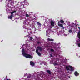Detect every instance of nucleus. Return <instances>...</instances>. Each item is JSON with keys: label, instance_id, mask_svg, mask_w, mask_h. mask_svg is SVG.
Here are the masks:
<instances>
[{"label": "nucleus", "instance_id": "nucleus-18", "mask_svg": "<svg viewBox=\"0 0 80 80\" xmlns=\"http://www.w3.org/2000/svg\"><path fill=\"white\" fill-rule=\"evenodd\" d=\"M58 25H59L60 27H63V25H62V24H58Z\"/></svg>", "mask_w": 80, "mask_h": 80}, {"label": "nucleus", "instance_id": "nucleus-15", "mask_svg": "<svg viewBox=\"0 0 80 80\" xmlns=\"http://www.w3.org/2000/svg\"><path fill=\"white\" fill-rule=\"evenodd\" d=\"M69 33H72V30L70 29L69 30Z\"/></svg>", "mask_w": 80, "mask_h": 80}, {"label": "nucleus", "instance_id": "nucleus-23", "mask_svg": "<svg viewBox=\"0 0 80 80\" xmlns=\"http://www.w3.org/2000/svg\"><path fill=\"white\" fill-rule=\"evenodd\" d=\"M51 52H53V49H51Z\"/></svg>", "mask_w": 80, "mask_h": 80}, {"label": "nucleus", "instance_id": "nucleus-5", "mask_svg": "<svg viewBox=\"0 0 80 80\" xmlns=\"http://www.w3.org/2000/svg\"><path fill=\"white\" fill-rule=\"evenodd\" d=\"M47 36H48L49 37V35L50 34V30H48L46 31Z\"/></svg>", "mask_w": 80, "mask_h": 80}, {"label": "nucleus", "instance_id": "nucleus-14", "mask_svg": "<svg viewBox=\"0 0 80 80\" xmlns=\"http://www.w3.org/2000/svg\"><path fill=\"white\" fill-rule=\"evenodd\" d=\"M53 65H54V66H55L56 65H58V63H56V62H54L53 63Z\"/></svg>", "mask_w": 80, "mask_h": 80}, {"label": "nucleus", "instance_id": "nucleus-33", "mask_svg": "<svg viewBox=\"0 0 80 80\" xmlns=\"http://www.w3.org/2000/svg\"><path fill=\"white\" fill-rule=\"evenodd\" d=\"M27 74H26L25 75H27Z\"/></svg>", "mask_w": 80, "mask_h": 80}, {"label": "nucleus", "instance_id": "nucleus-11", "mask_svg": "<svg viewBox=\"0 0 80 80\" xmlns=\"http://www.w3.org/2000/svg\"><path fill=\"white\" fill-rule=\"evenodd\" d=\"M48 41H52V42H53V41H54V40L53 39H50L49 38H48Z\"/></svg>", "mask_w": 80, "mask_h": 80}, {"label": "nucleus", "instance_id": "nucleus-32", "mask_svg": "<svg viewBox=\"0 0 80 80\" xmlns=\"http://www.w3.org/2000/svg\"><path fill=\"white\" fill-rule=\"evenodd\" d=\"M28 35H27V37H28Z\"/></svg>", "mask_w": 80, "mask_h": 80}, {"label": "nucleus", "instance_id": "nucleus-27", "mask_svg": "<svg viewBox=\"0 0 80 80\" xmlns=\"http://www.w3.org/2000/svg\"><path fill=\"white\" fill-rule=\"evenodd\" d=\"M79 29H80V27H78Z\"/></svg>", "mask_w": 80, "mask_h": 80}, {"label": "nucleus", "instance_id": "nucleus-30", "mask_svg": "<svg viewBox=\"0 0 80 80\" xmlns=\"http://www.w3.org/2000/svg\"><path fill=\"white\" fill-rule=\"evenodd\" d=\"M62 28L64 29V28Z\"/></svg>", "mask_w": 80, "mask_h": 80}, {"label": "nucleus", "instance_id": "nucleus-2", "mask_svg": "<svg viewBox=\"0 0 80 80\" xmlns=\"http://www.w3.org/2000/svg\"><path fill=\"white\" fill-rule=\"evenodd\" d=\"M38 50H39L40 52L42 51L43 50L42 49V48H41L40 47H38L37 48V49H36V52L39 55V56H41V54L39 52H38Z\"/></svg>", "mask_w": 80, "mask_h": 80}, {"label": "nucleus", "instance_id": "nucleus-21", "mask_svg": "<svg viewBox=\"0 0 80 80\" xmlns=\"http://www.w3.org/2000/svg\"><path fill=\"white\" fill-rule=\"evenodd\" d=\"M26 17H29V15H28V14H26Z\"/></svg>", "mask_w": 80, "mask_h": 80}, {"label": "nucleus", "instance_id": "nucleus-25", "mask_svg": "<svg viewBox=\"0 0 80 80\" xmlns=\"http://www.w3.org/2000/svg\"><path fill=\"white\" fill-rule=\"evenodd\" d=\"M38 44H39V43H40V42H38Z\"/></svg>", "mask_w": 80, "mask_h": 80}, {"label": "nucleus", "instance_id": "nucleus-29", "mask_svg": "<svg viewBox=\"0 0 80 80\" xmlns=\"http://www.w3.org/2000/svg\"><path fill=\"white\" fill-rule=\"evenodd\" d=\"M24 76L25 77V74H24Z\"/></svg>", "mask_w": 80, "mask_h": 80}, {"label": "nucleus", "instance_id": "nucleus-28", "mask_svg": "<svg viewBox=\"0 0 80 80\" xmlns=\"http://www.w3.org/2000/svg\"><path fill=\"white\" fill-rule=\"evenodd\" d=\"M59 45H60V43H59Z\"/></svg>", "mask_w": 80, "mask_h": 80}, {"label": "nucleus", "instance_id": "nucleus-12", "mask_svg": "<svg viewBox=\"0 0 80 80\" xmlns=\"http://www.w3.org/2000/svg\"><path fill=\"white\" fill-rule=\"evenodd\" d=\"M37 23L38 25H39L40 26H41V24L39 22H37Z\"/></svg>", "mask_w": 80, "mask_h": 80}, {"label": "nucleus", "instance_id": "nucleus-20", "mask_svg": "<svg viewBox=\"0 0 80 80\" xmlns=\"http://www.w3.org/2000/svg\"><path fill=\"white\" fill-rule=\"evenodd\" d=\"M77 45H78L79 47H80V43H78V44H77Z\"/></svg>", "mask_w": 80, "mask_h": 80}, {"label": "nucleus", "instance_id": "nucleus-7", "mask_svg": "<svg viewBox=\"0 0 80 80\" xmlns=\"http://www.w3.org/2000/svg\"><path fill=\"white\" fill-rule=\"evenodd\" d=\"M30 65H31L32 67H33L35 65V63H34V62H32V61L30 62Z\"/></svg>", "mask_w": 80, "mask_h": 80}, {"label": "nucleus", "instance_id": "nucleus-24", "mask_svg": "<svg viewBox=\"0 0 80 80\" xmlns=\"http://www.w3.org/2000/svg\"><path fill=\"white\" fill-rule=\"evenodd\" d=\"M50 56L51 57H52V54H50Z\"/></svg>", "mask_w": 80, "mask_h": 80}, {"label": "nucleus", "instance_id": "nucleus-17", "mask_svg": "<svg viewBox=\"0 0 80 80\" xmlns=\"http://www.w3.org/2000/svg\"><path fill=\"white\" fill-rule=\"evenodd\" d=\"M29 38L30 40H33V38L32 37H30Z\"/></svg>", "mask_w": 80, "mask_h": 80}, {"label": "nucleus", "instance_id": "nucleus-3", "mask_svg": "<svg viewBox=\"0 0 80 80\" xmlns=\"http://www.w3.org/2000/svg\"><path fill=\"white\" fill-rule=\"evenodd\" d=\"M66 68L68 70H70V69H71V71H73L74 70L73 68L71 66H66Z\"/></svg>", "mask_w": 80, "mask_h": 80}, {"label": "nucleus", "instance_id": "nucleus-8", "mask_svg": "<svg viewBox=\"0 0 80 80\" xmlns=\"http://www.w3.org/2000/svg\"><path fill=\"white\" fill-rule=\"evenodd\" d=\"M74 74L75 75V76H78V72H75L74 73Z\"/></svg>", "mask_w": 80, "mask_h": 80}, {"label": "nucleus", "instance_id": "nucleus-9", "mask_svg": "<svg viewBox=\"0 0 80 80\" xmlns=\"http://www.w3.org/2000/svg\"><path fill=\"white\" fill-rule=\"evenodd\" d=\"M47 72L49 73L50 75L51 74V72H50V71L48 70H47Z\"/></svg>", "mask_w": 80, "mask_h": 80}, {"label": "nucleus", "instance_id": "nucleus-10", "mask_svg": "<svg viewBox=\"0 0 80 80\" xmlns=\"http://www.w3.org/2000/svg\"><path fill=\"white\" fill-rule=\"evenodd\" d=\"M51 23L52 26H54V22L52 21H51Z\"/></svg>", "mask_w": 80, "mask_h": 80}, {"label": "nucleus", "instance_id": "nucleus-16", "mask_svg": "<svg viewBox=\"0 0 80 80\" xmlns=\"http://www.w3.org/2000/svg\"><path fill=\"white\" fill-rule=\"evenodd\" d=\"M61 23H64V21H63V20H61L60 21Z\"/></svg>", "mask_w": 80, "mask_h": 80}, {"label": "nucleus", "instance_id": "nucleus-22", "mask_svg": "<svg viewBox=\"0 0 80 80\" xmlns=\"http://www.w3.org/2000/svg\"><path fill=\"white\" fill-rule=\"evenodd\" d=\"M59 33H60V34H61V33H62V32L60 31H59Z\"/></svg>", "mask_w": 80, "mask_h": 80}, {"label": "nucleus", "instance_id": "nucleus-1", "mask_svg": "<svg viewBox=\"0 0 80 80\" xmlns=\"http://www.w3.org/2000/svg\"><path fill=\"white\" fill-rule=\"evenodd\" d=\"M22 55H23L24 57H25L26 58H33V57L31 55L26 53L24 49L22 50Z\"/></svg>", "mask_w": 80, "mask_h": 80}, {"label": "nucleus", "instance_id": "nucleus-26", "mask_svg": "<svg viewBox=\"0 0 80 80\" xmlns=\"http://www.w3.org/2000/svg\"><path fill=\"white\" fill-rule=\"evenodd\" d=\"M65 36H67V34H64Z\"/></svg>", "mask_w": 80, "mask_h": 80}, {"label": "nucleus", "instance_id": "nucleus-31", "mask_svg": "<svg viewBox=\"0 0 80 80\" xmlns=\"http://www.w3.org/2000/svg\"><path fill=\"white\" fill-rule=\"evenodd\" d=\"M69 78H70V76H68Z\"/></svg>", "mask_w": 80, "mask_h": 80}, {"label": "nucleus", "instance_id": "nucleus-6", "mask_svg": "<svg viewBox=\"0 0 80 80\" xmlns=\"http://www.w3.org/2000/svg\"><path fill=\"white\" fill-rule=\"evenodd\" d=\"M69 27H71V28L73 27H74V26H75V24L74 23H72L71 24H70V25H69Z\"/></svg>", "mask_w": 80, "mask_h": 80}, {"label": "nucleus", "instance_id": "nucleus-13", "mask_svg": "<svg viewBox=\"0 0 80 80\" xmlns=\"http://www.w3.org/2000/svg\"><path fill=\"white\" fill-rule=\"evenodd\" d=\"M78 36V38H79V39H80V33H78L77 37Z\"/></svg>", "mask_w": 80, "mask_h": 80}, {"label": "nucleus", "instance_id": "nucleus-19", "mask_svg": "<svg viewBox=\"0 0 80 80\" xmlns=\"http://www.w3.org/2000/svg\"><path fill=\"white\" fill-rule=\"evenodd\" d=\"M30 77H31V75H28L27 77V78H30Z\"/></svg>", "mask_w": 80, "mask_h": 80}, {"label": "nucleus", "instance_id": "nucleus-4", "mask_svg": "<svg viewBox=\"0 0 80 80\" xmlns=\"http://www.w3.org/2000/svg\"><path fill=\"white\" fill-rule=\"evenodd\" d=\"M15 12H16V11H14L13 12H11V15L10 16L8 17V18L10 19H12V18L13 16V14L14 13H15Z\"/></svg>", "mask_w": 80, "mask_h": 80}]
</instances>
